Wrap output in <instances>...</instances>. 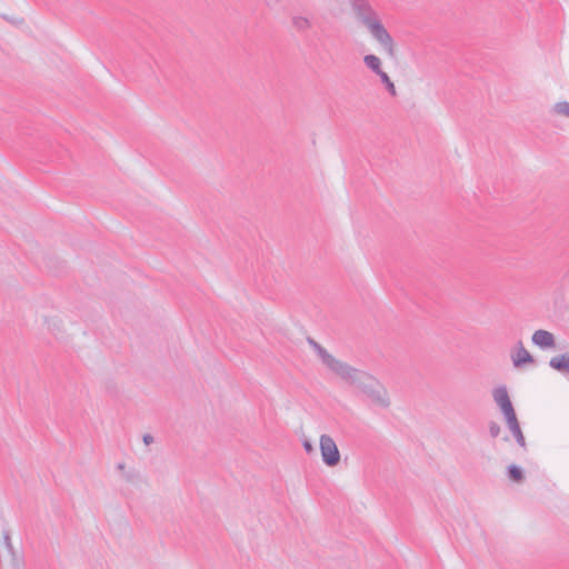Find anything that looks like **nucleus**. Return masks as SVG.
<instances>
[{
	"mask_svg": "<svg viewBox=\"0 0 569 569\" xmlns=\"http://www.w3.org/2000/svg\"><path fill=\"white\" fill-rule=\"evenodd\" d=\"M345 368L346 369H341L337 376L357 387L359 391L371 401V403L381 408H388L390 406L388 391L378 379L366 371L351 367L348 363L345 365Z\"/></svg>",
	"mask_w": 569,
	"mask_h": 569,
	"instance_id": "f257e3e1",
	"label": "nucleus"
},
{
	"mask_svg": "<svg viewBox=\"0 0 569 569\" xmlns=\"http://www.w3.org/2000/svg\"><path fill=\"white\" fill-rule=\"evenodd\" d=\"M357 19L367 27L371 37L382 46L389 56L395 54V42L391 34L379 20L377 12L368 0H349Z\"/></svg>",
	"mask_w": 569,
	"mask_h": 569,
	"instance_id": "f03ea898",
	"label": "nucleus"
},
{
	"mask_svg": "<svg viewBox=\"0 0 569 569\" xmlns=\"http://www.w3.org/2000/svg\"><path fill=\"white\" fill-rule=\"evenodd\" d=\"M322 462L328 467H336L340 462V451L329 435H321L319 440Z\"/></svg>",
	"mask_w": 569,
	"mask_h": 569,
	"instance_id": "7ed1b4c3",
	"label": "nucleus"
},
{
	"mask_svg": "<svg viewBox=\"0 0 569 569\" xmlns=\"http://www.w3.org/2000/svg\"><path fill=\"white\" fill-rule=\"evenodd\" d=\"M308 342L313 348V350L317 352V355L321 359L322 363L325 366H327L336 375H338L341 371V369L342 370L346 369L345 365L347 362L340 361L337 358H335L331 353H329L321 345H319L313 339L308 338Z\"/></svg>",
	"mask_w": 569,
	"mask_h": 569,
	"instance_id": "20e7f679",
	"label": "nucleus"
},
{
	"mask_svg": "<svg viewBox=\"0 0 569 569\" xmlns=\"http://www.w3.org/2000/svg\"><path fill=\"white\" fill-rule=\"evenodd\" d=\"M492 397L505 419L516 413L506 386L495 388Z\"/></svg>",
	"mask_w": 569,
	"mask_h": 569,
	"instance_id": "39448f33",
	"label": "nucleus"
},
{
	"mask_svg": "<svg viewBox=\"0 0 569 569\" xmlns=\"http://www.w3.org/2000/svg\"><path fill=\"white\" fill-rule=\"evenodd\" d=\"M531 340L533 345L538 346L543 350L556 347L555 336L551 332L543 329L536 330L532 335Z\"/></svg>",
	"mask_w": 569,
	"mask_h": 569,
	"instance_id": "423d86ee",
	"label": "nucleus"
},
{
	"mask_svg": "<svg viewBox=\"0 0 569 569\" xmlns=\"http://www.w3.org/2000/svg\"><path fill=\"white\" fill-rule=\"evenodd\" d=\"M516 349V353L511 356L512 363L516 368H520L528 363H535V358L525 348L522 341H518Z\"/></svg>",
	"mask_w": 569,
	"mask_h": 569,
	"instance_id": "0eeeda50",
	"label": "nucleus"
},
{
	"mask_svg": "<svg viewBox=\"0 0 569 569\" xmlns=\"http://www.w3.org/2000/svg\"><path fill=\"white\" fill-rule=\"evenodd\" d=\"M506 423L509 428V430L511 431L512 436L515 437L516 439V442L523 449H527V443H526V439H525V436L522 433V430L520 428V423L518 421V418H517V415H512L510 417H507L506 418Z\"/></svg>",
	"mask_w": 569,
	"mask_h": 569,
	"instance_id": "6e6552de",
	"label": "nucleus"
},
{
	"mask_svg": "<svg viewBox=\"0 0 569 569\" xmlns=\"http://www.w3.org/2000/svg\"><path fill=\"white\" fill-rule=\"evenodd\" d=\"M549 366L558 372L569 375V351L552 357L549 360Z\"/></svg>",
	"mask_w": 569,
	"mask_h": 569,
	"instance_id": "1a4fd4ad",
	"label": "nucleus"
},
{
	"mask_svg": "<svg viewBox=\"0 0 569 569\" xmlns=\"http://www.w3.org/2000/svg\"><path fill=\"white\" fill-rule=\"evenodd\" d=\"M363 62L366 67L369 68L377 76L383 72V70L381 69V60L379 57L375 54H367L363 58Z\"/></svg>",
	"mask_w": 569,
	"mask_h": 569,
	"instance_id": "9d476101",
	"label": "nucleus"
},
{
	"mask_svg": "<svg viewBox=\"0 0 569 569\" xmlns=\"http://www.w3.org/2000/svg\"><path fill=\"white\" fill-rule=\"evenodd\" d=\"M507 476L510 480L515 482H522L525 480V473L521 467L518 465L511 463L507 467Z\"/></svg>",
	"mask_w": 569,
	"mask_h": 569,
	"instance_id": "9b49d317",
	"label": "nucleus"
},
{
	"mask_svg": "<svg viewBox=\"0 0 569 569\" xmlns=\"http://www.w3.org/2000/svg\"><path fill=\"white\" fill-rule=\"evenodd\" d=\"M382 82V84L385 86L386 90L391 94V96H396L397 94V91H396V87H395V83L391 81L390 77L383 71L382 73H380L378 76Z\"/></svg>",
	"mask_w": 569,
	"mask_h": 569,
	"instance_id": "f8f14e48",
	"label": "nucleus"
},
{
	"mask_svg": "<svg viewBox=\"0 0 569 569\" xmlns=\"http://www.w3.org/2000/svg\"><path fill=\"white\" fill-rule=\"evenodd\" d=\"M292 24L300 31L307 30L311 26L309 19L301 16L293 17Z\"/></svg>",
	"mask_w": 569,
	"mask_h": 569,
	"instance_id": "ddd939ff",
	"label": "nucleus"
},
{
	"mask_svg": "<svg viewBox=\"0 0 569 569\" xmlns=\"http://www.w3.org/2000/svg\"><path fill=\"white\" fill-rule=\"evenodd\" d=\"M555 110L558 113L569 117V102L568 101L557 102L555 104Z\"/></svg>",
	"mask_w": 569,
	"mask_h": 569,
	"instance_id": "4468645a",
	"label": "nucleus"
},
{
	"mask_svg": "<svg viewBox=\"0 0 569 569\" xmlns=\"http://www.w3.org/2000/svg\"><path fill=\"white\" fill-rule=\"evenodd\" d=\"M488 426H489V433H490L491 438H493V439L497 438L501 431L500 426L493 420L490 421Z\"/></svg>",
	"mask_w": 569,
	"mask_h": 569,
	"instance_id": "2eb2a0df",
	"label": "nucleus"
},
{
	"mask_svg": "<svg viewBox=\"0 0 569 569\" xmlns=\"http://www.w3.org/2000/svg\"><path fill=\"white\" fill-rule=\"evenodd\" d=\"M3 539H4L6 547H7L10 551H12V550H13V547H12V545H11V540H10V533H9V531H4V533H3Z\"/></svg>",
	"mask_w": 569,
	"mask_h": 569,
	"instance_id": "dca6fc26",
	"label": "nucleus"
},
{
	"mask_svg": "<svg viewBox=\"0 0 569 569\" xmlns=\"http://www.w3.org/2000/svg\"><path fill=\"white\" fill-rule=\"evenodd\" d=\"M302 446H303V449L306 450V452H307V453H311V452H313V450H315V449H313V446H312V445H311V442H310V441H308V440H305V441L302 442Z\"/></svg>",
	"mask_w": 569,
	"mask_h": 569,
	"instance_id": "f3484780",
	"label": "nucleus"
},
{
	"mask_svg": "<svg viewBox=\"0 0 569 569\" xmlns=\"http://www.w3.org/2000/svg\"><path fill=\"white\" fill-rule=\"evenodd\" d=\"M142 441L144 445L149 446L153 442V437L150 433H144L142 436Z\"/></svg>",
	"mask_w": 569,
	"mask_h": 569,
	"instance_id": "a211bd4d",
	"label": "nucleus"
},
{
	"mask_svg": "<svg viewBox=\"0 0 569 569\" xmlns=\"http://www.w3.org/2000/svg\"><path fill=\"white\" fill-rule=\"evenodd\" d=\"M124 467H126V465H124L123 462H119V463L117 465V469H119V470H123V469H124Z\"/></svg>",
	"mask_w": 569,
	"mask_h": 569,
	"instance_id": "6ab92c4d",
	"label": "nucleus"
},
{
	"mask_svg": "<svg viewBox=\"0 0 569 569\" xmlns=\"http://www.w3.org/2000/svg\"><path fill=\"white\" fill-rule=\"evenodd\" d=\"M126 479H127L128 481H132V479H133V478H132V476H131V475H127V476H126Z\"/></svg>",
	"mask_w": 569,
	"mask_h": 569,
	"instance_id": "aec40b11",
	"label": "nucleus"
}]
</instances>
